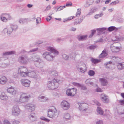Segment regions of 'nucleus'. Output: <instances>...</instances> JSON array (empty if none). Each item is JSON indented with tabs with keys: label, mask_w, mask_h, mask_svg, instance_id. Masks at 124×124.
<instances>
[{
	"label": "nucleus",
	"mask_w": 124,
	"mask_h": 124,
	"mask_svg": "<svg viewBox=\"0 0 124 124\" xmlns=\"http://www.w3.org/2000/svg\"><path fill=\"white\" fill-rule=\"evenodd\" d=\"M47 50L49 51L52 52L50 53L46 52L44 53L43 54V56L47 61L51 62L52 61L55 56L54 55V54L55 55H57L59 54V52L54 47L49 46L47 47Z\"/></svg>",
	"instance_id": "1"
},
{
	"label": "nucleus",
	"mask_w": 124,
	"mask_h": 124,
	"mask_svg": "<svg viewBox=\"0 0 124 124\" xmlns=\"http://www.w3.org/2000/svg\"><path fill=\"white\" fill-rule=\"evenodd\" d=\"M47 87L49 90H53L57 88L59 86V83L55 79L48 81L47 83Z\"/></svg>",
	"instance_id": "2"
},
{
	"label": "nucleus",
	"mask_w": 124,
	"mask_h": 124,
	"mask_svg": "<svg viewBox=\"0 0 124 124\" xmlns=\"http://www.w3.org/2000/svg\"><path fill=\"white\" fill-rule=\"evenodd\" d=\"M30 59L26 55H23L19 56L18 60V61L20 63L26 64L30 61Z\"/></svg>",
	"instance_id": "3"
},
{
	"label": "nucleus",
	"mask_w": 124,
	"mask_h": 124,
	"mask_svg": "<svg viewBox=\"0 0 124 124\" xmlns=\"http://www.w3.org/2000/svg\"><path fill=\"white\" fill-rule=\"evenodd\" d=\"M5 59V58L4 57H0V67L6 68L9 65L8 60Z\"/></svg>",
	"instance_id": "4"
},
{
	"label": "nucleus",
	"mask_w": 124,
	"mask_h": 124,
	"mask_svg": "<svg viewBox=\"0 0 124 124\" xmlns=\"http://www.w3.org/2000/svg\"><path fill=\"white\" fill-rule=\"evenodd\" d=\"M30 97L29 95H27L25 93L22 94L21 95L19 101L21 103L27 102L28 101Z\"/></svg>",
	"instance_id": "5"
},
{
	"label": "nucleus",
	"mask_w": 124,
	"mask_h": 124,
	"mask_svg": "<svg viewBox=\"0 0 124 124\" xmlns=\"http://www.w3.org/2000/svg\"><path fill=\"white\" fill-rule=\"evenodd\" d=\"M66 94L68 96H73L76 93L77 89L73 88L67 89L66 91Z\"/></svg>",
	"instance_id": "6"
},
{
	"label": "nucleus",
	"mask_w": 124,
	"mask_h": 124,
	"mask_svg": "<svg viewBox=\"0 0 124 124\" xmlns=\"http://www.w3.org/2000/svg\"><path fill=\"white\" fill-rule=\"evenodd\" d=\"M27 76L34 78L36 79H39V74L38 73H36L32 71L31 72H28Z\"/></svg>",
	"instance_id": "7"
},
{
	"label": "nucleus",
	"mask_w": 124,
	"mask_h": 124,
	"mask_svg": "<svg viewBox=\"0 0 124 124\" xmlns=\"http://www.w3.org/2000/svg\"><path fill=\"white\" fill-rule=\"evenodd\" d=\"M56 109H49L48 111V116L52 118L56 115Z\"/></svg>",
	"instance_id": "8"
},
{
	"label": "nucleus",
	"mask_w": 124,
	"mask_h": 124,
	"mask_svg": "<svg viewBox=\"0 0 124 124\" xmlns=\"http://www.w3.org/2000/svg\"><path fill=\"white\" fill-rule=\"evenodd\" d=\"M34 109L32 110V109H28V111L31 113L29 116V117L30 120L32 121H35L36 119L35 114L34 113Z\"/></svg>",
	"instance_id": "9"
},
{
	"label": "nucleus",
	"mask_w": 124,
	"mask_h": 124,
	"mask_svg": "<svg viewBox=\"0 0 124 124\" xmlns=\"http://www.w3.org/2000/svg\"><path fill=\"white\" fill-rule=\"evenodd\" d=\"M20 82L23 85L26 87L29 86L31 82L28 79H22Z\"/></svg>",
	"instance_id": "10"
},
{
	"label": "nucleus",
	"mask_w": 124,
	"mask_h": 124,
	"mask_svg": "<svg viewBox=\"0 0 124 124\" xmlns=\"http://www.w3.org/2000/svg\"><path fill=\"white\" fill-rule=\"evenodd\" d=\"M101 101L104 103H108L109 102V100L108 97L104 94H101Z\"/></svg>",
	"instance_id": "11"
},
{
	"label": "nucleus",
	"mask_w": 124,
	"mask_h": 124,
	"mask_svg": "<svg viewBox=\"0 0 124 124\" xmlns=\"http://www.w3.org/2000/svg\"><path fill=\"white\" fill-rule=\"evenodd\" d=\"M7 91L8 93L13 95H14L16 93V90L14 88V87L12 86H11L8 88L7 89Z\"/></svg>",
	"instance_id": "12"
},
{
	"label": "nucleus",
	"mask_w": 124,
	"mask_h": 124,
	"mask_svg": "<svg viewBox=\"0 0 124 124\" xmlns=\"http://www.w3.org/2000/svg\"><path fill=\"white\" fill-rule=\"evenodd\" d=\"M13 31V29H12L10 27L4 28L2 31V32L5 34L7 33L8 35H9Z\"/></svg>",
	"instance_id": "13"
},
{
	"label": "nucleus",
	"mask_w": 124,
	"mask_h": 124,
	"mask_svg": "<svg viewBox=\"0 0 124 124\" xmlns=\"http://www.w3.org/2000/svg\"><path fill=\"white\" fill-rule=\"evenodd\" d=\"M78 70L80 72L84 73L87 70V67L86 65L84 63H83L82 64V67H79L78 68Z\"/></svg>",
	"instance_id": "14"
},
{
	"label": "nucleus",
	"mask_w": 124,
	"mask_h": 124,
	"mask_svg": "<svg viewBox=\"0 0 124 124\" xmlns=\"http://www.w3.org/2000/svg\"><path fill=\"white\" fill-rule=\"evenodd\" d=\"M7 80V79L5 76L0 75V84L4 85L6 83Z\"/></svg>",
	"instance_id": "15"
},
{
	"label": "nucleus",
	"mask_w": 124,
	"mask_h": 124,
	"mask_svg": "<svg viewBox=\"0 0 124 124\" xmlns=\"http://www.w3.org/2000/svg\"><path fill=\"white\" fill-rule=\"evenodd\" d=\"M8 99V97L4 92L0 91V99L6 101Z\"/></svg>",
	"instance_id": "16"
},
{
	"label": "nucleus",
	"mask_w": 124,
	"mask_h": 124,
	"mask_svg": "<svg viewBox=\"0 0 124 124\" xmlns=\"http://www.w3.org/2000/svg\"><path fill=\"white\" fill-rule=\"evenodd\" d=\"M39 101L40 102H45L48 101V98L45 96L39 95L38 98Z\"/></svg>",
	"instance_id": "17"
},
{
	"label": "nucleus",
	"mask_w": 124,
	"mask_h": 124,
	"mask_svg": "<svg viewBox=\"0 0 124 124\" xmlns=\"http://www.w3.org/2000/svg\"><path fill=\"white\" fill-rule=\"evenodd\" d=\"M99 79L101 85L103 86L106 85L108 84L107 80L104 78H100Z\"/></svg>",
	"instance_id": "18"
},
{
	"label": "nucleus",
	"mask_w": 124,
	"mask_h": 124,
	"mask_svg": "<svg viewBox=\"0 0 124 124\" xmlns=\"http://www.w3.org/2000/svg\"><path fill=\"white\" fill-rule=\"evenodd\" d=\"M61 106L64 108H70V105L67 101L63 100L61 103Z\"/></svg>",
	"instance_id": "19"
},
{
	"label": "nucleus",
	"mask_w": 124,
	"mask_h": 124,
	"mask_svg": "<svg viewBox=\"0 0 124 124\" xmlns=\"http://www.w3.org/2000/svg\"><path fill=\"white\" fill-rule=\"evenodd\" d=\"M111 49L113 52H118L120 51V47L114 46L112 44L111 46Z\"/></svg>",
	"instance_id": "20"
},
{
	"label": "nucleus",
	"mask_w": 124,
	"mask_h": 124,
	"mask_svg": "<svg viewBox=\"0 0 124 124\" xmlns=\"http://www.w3.org/2000/svg\"><path fill=\"white\" fill-rule=\"evenodd\" d=\"M31 60H32L35 63H37L38 62L41 61V59H40L39 56L38 55H34L32 57L31 59H30Z\"/></svg>",
	"instance_id": "21"
},
{
	"label": "nucleus",
	"mask_w": 124,
	"mask_h": 124,
	"mask_svg": "<svg viewBox=\"0 0 124 124\" xmlns=\"http://www.w3.org/2000/svg\"><path fill=\"white\" fill-rule=\"evenodd\" d=\"M20 109H12V114L13 115L15 116H17L20 113Z\"/></svg>",
	"instance_id": "22"
},
{
	"label": "nucleus",
	"mask_w": 124,
	"mask_h": 124,
	"mask_svg": "<svg viewBox=\"0 0 124 124\" xmlns=\"http://www.w3.org/2000/svg\"><path fill=\"white\" fill-rule=\"evenodd\" d=\"M25 107L26 108H36V105L34 104L29 103L26 104Z\"/></svg>",
	"instance_id": "23"
},
{
	"label": "nucleus",
	"mask_w": 124,
	"mask_h": 124,
	"mask_svg": "<svg viewBox=\"0 0 124 124\" xmlns=\"http://www.w3.org/2000/svg\"><path fill=\"white\" fill-rule=\"evenodd\" d=\"M96 30L98 33V34L100 35L104 33L107 30V29L105 28H102L97 29Z\"/></svg>",
	"instance_id": "24"
},
{
	"label": "nucleus",
	"mask_w": 124,
	"mask_h": 124,
	"mask_svg": "<svg viewBox=\"0 0 124 124\" xmlns=\"http://www.w3.org/2000/svg\"><path fill=\"white\" fill-rule=\"evenodd\" d=\"M118 69L119 70H121L124 69V62L117 63L116 65Z\"/></svg>",
	"instance_id": "25"
},
{
	"label": "nucleus",
	"mask_w": 124,
	"mask_h": 124,
	"mask_svg": "<svg viewBox=\"0 0 124 124\" xmlns=\"http://www.w3.org/2000/svg\"><path fill=\"white\" fill-rule=\"evenodd\" d=\"M35 64L37 67L41 68L43 67L44 63L43 61L41 59V61L38 62L37 63H35Z\"/></svg>",
	"instance_id": "26"
},
{
	"label": "nucleus",
	"mask_w": 124,
	"mask_h": 124,
	"mask_svg": "<svg viewBox=\"0 0 124 124\" xmlns=\"http://www.w3.org/2000/svg\"><path fill=\"white\" fill-rule=\"evenodd\" d=\"M16 53L14 51H10L6 52L3 53V55H8L12 54H14Z\"/></svg>",
	"instance_id": "27"
},
{
	"label": "nucleus",
	"mask_w": 124,
	"mask_h": 124,
	"mask_svg": "<svg viewBox=\"0 0 124 124\" xmlns=\"http://www.w3.org/2000/svg\"><path fill=\"white\" fill-rule=\"evenodd\" d=\"M108 55V54L106 50H104L102 52L101 54L99 55V57L100 58H103L106 56Z\"/></svg>",
	"instance_id": "28"
},
{
	"label": "nucleus",
	"mask_w": 124,
	"mask_h": 124,
	"mask_svg": "<svg viewBox=\"0 0 124 124\" xmlns=\"http://www.w3.org/2000/svg\"><path fill=\"white\" fill-rule=\"evenodd\" d=\"M28 72L27 71H22L21 72H18L20 76L22 77H25L27 76Z\"/></svg>",
	"instance_id": "29"
},
{
	"label": "nucleus",
	"mask_w": 124,
	"mask_h": 124,
	"mask_svg": "<svg viewBox=\"0 0 124 124\" xmlns=\"http://www.w3.org/2000/svg\"><path fill=\"white\" fill-rule=\"evenodd\" d=\"M87 37V35L78 36V39L79 40L82 41L85 40Z\"/></svg>",
	"instance_id": "30"
},
{
	"label": "nucleus",
	"mask_w": 124,
	"mask_h": 124,
	"mask_svg": "<svg viewBox=\"0 0 124 124\" xmlns=\"http://www.w3.org/2000/svg\"><path fill=\"white\" fill-rule=\"evenodd\" d=\"M2 15V16H5L8 20H10L12 18L11 16L9 14L3 13Z\"/></svg>",
	"instance_id": "31"
},
{
	"label": "nucleus",
	"mask_w": 124,
	"mask_h": 124,
	"mask_svg": "<svg viewBox=\"0 0 124 124\" xmlns=\"http://www.w3.org/2000/svg\"><path fill=\"white\" fill-rule=\"evenodd\" d=\"M23 71H28L26 68L24 66H20L18 69V72H21Z\"/></svg>",
	"instance_id": "32"
},
{
	"label": "nucleus",
	"mask_w": 124,
	"mask_h": 124,
	"mask_svg": "<svg viewBox=\"0 0 124 124\" xmlns=\"http://www.w3.org/2000/svg\"><path fill=\"white\" fill-rule=\"evenodd\" d=\"M118 29V28H116V27L113 26L110 27L108 28V30L109 31H112L114 30L116 31Z\"/></svg>",
	"instance_id": "33"
},
{
	"label": "nucleus",
	"mask_w": 124,
	"mask_h": 124,
	"mask_svg": "<svg viewBox=\"0 0 124 124\" xmlns=\"http://www.w3.org/2000/svg\"><path fill=\"white\" fill-rule=\"evenodd\" d=\"M96 10V9L95 8H92L89 11L87 15H91L93 13H94Z\"/></svg>",
	"instance_id": "34"
},
{
	"label": "nucleus",
	"mask_w": 124,
	"mask_h": 124,
	"mask_svg": "<svg viewBox=\"0 0 124 124\" xmlns=\"http://www.w3.org/2000/svg\"><path fill=\"white\" fill-rule=\"evenodd\" d=\"M63 118L67 120L70 119L71 118V117L70 114L69 113H66L65 114Z\"/></svg>",
	"instance_id": "35"
},
{
	"label": "nucleus",
	"mask_w": 124,
	"mask_h": 124,
	"mask_svg": "<svg viewBox=\"0 0 124 124\" xmlns=\"http://www.w3.org/2000/svg\"><path fill=\"white\" fill-rule=\"evenodd\" d=\"M91 79H87L85 81V83L87 85H93V83L91 81Z\"/></svg>",
	"instance_id": "36"
},
{
	"label": "nucleus",
	"mask_w": 124,
	"mask_h": 124,
	"mask_svg": "<svg viewBox=\"0 0 124 124\" xmlns=\"http://www.w3.org/2000/svg\"><path fill=\"white\" fill-rule=\"evenodd\" d=\"M11 27L13 29V31L16 30L18 29V26L16 24H12L11 25Z\"/></svg>",
	"instance_id": "37"
},
{
	"label": "nucleus",
	"mask_w": 124,
	"mask_h": 124,
	"mask_svg": "<svg viewBox=\"0 0 124 124\" xmlns=\"http://www.w3.org/2000/svg\"><path fill=\"white\" fill-rule=\"evenodd\" d=\"M78 104L79 107V108H84V107L85 106V105H87V104H84L80 103H79Z\"/></svg>",
	"instance_id": "38"
},
{
	"label": "nucleus",
	"mask_w": 124,
	"mask_h": 124,
	"mask_svg": "<svg viewBox=\"0 0 124 124\" xmlns=\"http://www.w3.org/2000/svg\"><path fill=\"white\" fill-rule=\"evenodd\" d=\"M117 111L119 114H124V109H117Z\"/></svg>",
	"instance_id": "39"
},
{
	"label": "nucleus",
	"mask_w": 124,
	"mask_h": 124,
	"mask_svg": "<svg viewBox=\"0 0 124 124\" xmlns=\"http://www.w3.org/2000/svg\"><path fill=\"white\" fill-rule=\"evenodd\" d=\"M91 61L93 63L95 64L98 63L100 62V60L97 59H95L93 58H92L91 60Z\"/></svg>",
	"instance_id": "40"
},
{
	"label": "nucleus",
	"mask_w": 124,
	"mask_h": 124,
	"mask_svg": "<svg viewBox=\"0 0 124 124\" xmlns=\"http://www.w3.org/2000/svg\"><path fill=\"white\" fill-rule=\"evenodd\" d=\"M50 74L51 75H52L54 76H55L57 75V72L55 70H54L50 72Z\"/></svg>",
	"instance_id": "41"
},
{
	"label": "nucleus",
	"mask_w": 124,
	"mask_h": 124,
	"mask_svg": "<svg viewBox=\"0 0 124 124\" xmlns=\"http://www.w3.org/2000/svg\"><path fill=\"white\" fill-rule=\"evenodd\" d=\"M19 73L17 72H14L13 75V77L15 78H17L18 77Z\"/></svg>",
	"instance_id": "42"
},
{
	"label": "nucleus",
	"mask_w": 124,
	"mask_h": 124,
	"mask_svg": "<svg viewBox=\"0 0 124 124\" xmlns=\"http://www.w3.org/2000/svg\"><path fill=\"white\" fill-rule=\"evenodd\" d=\"M98 114L99 115H103V112L102 110L101 109H97V110Z\"/></svg>",
	"instance_id": "43"
},
{
	"label": "nucleus",
	"mask_w": 124,
	"mask_h": 124,
	"mask_svg": "<svg viewBox=\"0 0 124 124\" xmlns=\"http://www.w3.org/2000/svg\"><path fill=\"white\" fill-rule=\"evenodd\" d=\"M88 74L90 76H93L94 75L95 72L93 70H90L88 71Z\"/></svg>",
	"instance_id": "44"
},
{
	"label": "nucleus",
	"mask_w": 124,
	"mask_h": 124,
	"mask_svg": "<svg viewBox=\"0 0 124 124\" xmlns=\"http://www.w3.org/2000/svg\"><path fill=\"white\" fill-rule=\"evenodd\" d=\"M62 57L64 59L66 60H68L69 59V56L65 54H63Z\"/></svg>",
	"instance_id": "45"
},
{
	"label": "nucleus",
	"mask_w": 124,
	"mask_h": 124,
	"mask_svg": "<svg viewBox=\"0 0 124 124\" xmlns=\"http://www.w3.org/2000/svg\"><path fill=\"white\" fill-rule=\"evenodd\" d=\"M81 14V9L80 8L78 9L77 12L76 14V16H80Z\"/></svg>",
	"instance_id": "46"
},
{
	"label": "nucleus",
	"mask_w": 124,
	"mask_h": 124,
	"mask_svg": "<svg viewBox=\"0 0 124 124\" xmlns=\"http://www.w3.org/2000/svg\"><path fill=\"white\" fill-rule=\"evenodd\" d=\"M65 8V6H61L58 8L57 10H56V12H57L58 11H60L62 10L63 8Z\"/></svg>",
	"instance_id": "47"
},
{
	"label": "nucleus",
	"mask_w": 124,
	"mask_h": 124,
	"mask_svg": "<svg viewBox=\"0 0 124 124\" xmlns=\"http://www.w3.org/2000/svg\"><path fill=\"white\" fill-rule=\"evenodd\" d=\"M38 48H35L29 51L28 52V53H32L33 52H35L37 51L38 50Z\"/></svg>",
	"instance_id": "48"
},
{
	"label": "nucleus",
	"mask_w": 124,
	"mask_h": 124,
	"mask_svg": "<svg viewBox=\"0 0 124 124\" xmlns=\"http://www.w3.org/2000/svg\"><path fill=\"white\" fill-rule=\"evenodd\" d=\"M103 15V14L102 13L100 14H97L94 17L96 19H98L99 18L102 16Z\"/></svg>",
	"instance_id": "49"
},
{
	"label": "nucleus",
	"mask_w": 124,
	"mask_h": 124,
	"mask_svg": "<svg viewBox=\"0 0 124 124\" xmlns=\"http://www.w3.org/2000/svg\"><path fill=\"white\" fill-rule=\"evenodd\" d=\"M0 19L1 21L4 22H6L8 21L5 16L1 17Z\"/></svg>",
	"instance_id": "50"
},
{
	"label": "nucleus",
	"mask_w": 124,
	"mask_h": 124,
	"mask_svg": "<svg viewBox=\"0 0 124 124\" xmlns=\"http://www.w3.org/2000/svg\"><path fill=\"white\" fill-rule=\"evenodd\" d=\"M41 22V18L40 17H38L36 19V23L37 24Z\"/></svg>",
	"instance_id": "51"
},
{
	"label": "nucleus",
	"mask_w": 124,
	"mask_h": 124,
	"mask_svg": "<svg viewBox=\"0 0 124 124\" xmlns=\"http://www.w3.org/2000/svg\"><path fill=\"white\" fill-rule=\"evenodd\" d=\"M88 109H79L80 110L82 113H86L87 112V110Z\"/></svg>",
	"instance_id": "52"
},
{
	"label": "nucleus",
	"mask_w": 124,
	"mask_h": 124,
	"mask_svg": "<svg viewBox=\"0 0 124 124\" xmlns=\"http://www.w3.org/2000/svg\"><path fill=\"white\" fill-rule=\"evenodd\" d=\"M112 59L115 62H118V60L120 59L118 58H116L115 56H113L112 57Z\"/></svg>",
	"instance_id": "53"
},
{
	"label": "nucleus",
	"mask_w": 124,
	"mask_h": 124,
	"mask_svg": "<svg viewBox=\"0 0 124 124\" xmlns=\"http://www.w3.org/2000/svg\"><path fill=\"white\" fill-rule=\"evenodd\" d=\"M40 119L41 120H44L47 122H48L50 121V120L49 119H47L44 117L42 116L41 117Z\"/></svg>",
	"instance_id": "54"
},
{
	"label": "nucleus",
	"mask_w": 124,
	"mask_h": 124,
	"mask_svg": "<svg viewBox=\"0 0 124 124\" xmlns=\"http://www.w3.org/2000/svg\"><path fill=\"white\" fill-rule=\"evenodd\" d=\"M119 2V1H116L112 2L110 4V5H114L118 3Z\"/></svg>",
	"instance_id": "55"
},
{
	"label": "nucleus",
	"mask_w": 124,
	"mask_h": 124,
	"mask_svg": "<svg viewBox=\"0 0 124 124\" xmlns=\"http://www.w3.org/2000/svg\"><path fill=\"white\" fill-rule=\"evenodd\" d=\"M96 124H103V121L101 120H98L96 122Z\"/></svg>",
	"instance_id": "56"
},
{
	"label": "nucleus",
	"mask_w": 124,
	"mask_h": 124,
	"mask_svg": "<svg viewBox=\"0 0 124 124\" xmlns=\"http://www.w3.org/2000/svg\"><path fill=\"white\" fill-rule=\"evenodd\" d=\"M25 20V19H21L19 20V22L20 23L23 24Z\"/></svg>",
	"instance_id": "57"
},
{
	"label": "nucleus",
	"mask_w": 124,
	"mask_h": 124,
	"mask_svg": "<svg viewBox=\"0 0 124 124\" xmlns=\"http://www.w3.org/2000/svg\"><path fill=\"white\" fill-rule=\"evenodd\" d=\"M79 87H81V88L83 90H85L86 89V87L80 84Z\"/></svg>",
	"instance_id": "58"
},
{
	"label": "nucleus",
	"mask_w": 124,
	"mask_h": 124,
	"mask_svg": "<svg viewBox=\"0 0 124 124\" xmlns=\"http://www.w3.org/2000/svg\"><path fill=\"white\" fill-rule=\"evenodd\" d=\"M112 63V62L111 61L105 63L104 64L105 67L106 68H108V67H107V65L108 64H110Z\"/></svg>",
	"instance_id": "59"
},
{
	"label": "nucleus",
	"mask_w": 124,
	"mask_h": 124,
	"mask_svg": "<svg viewBox=\"0 0 124 124\" xmlns=\"http://www.w3.org/2000/svg\"><path fill=\"white\" fill-rule=\"evenodd\" d=\"M70 56L72 59L74 58L75 56V54L74 53H72L70 54Z\"/></svg>",
	"instance_id": "60"
},
{
	"label": "nucleus",
	"mask_w": 124,
	"mask_h": 124,
	"mask_svg": "<svg viewBox=\"0 0 124 124\" xmlns=\"http://www.w3.org/2000/svg\"><path fill=\"white\" fill-rule=\"evenodd\" d=\"M3 123L4 124H11L9 121L7 120H4Z\"/></svg>",
	"instance_id": "61"
},
{
	"label": "nucleus",
	"mask_w": 124,
	"mask_h": 124,
	"mask_svg": "<svg viewBox=\"0 0 124 124\" xmlns=\"http://www.w3.org/2000/svg\"><path fill=\"white\" fill-rule=\"evenodd\" d=\"M72 5V3L71 2H70L69 3H67L65 6V7H70Z\"/></svg>",
	"instance_id": "62"
},
{
	"label": "nucleus",
	"mask_w": 124,
	"mask_h": 124,
	"mask_svg": "<svg viewBox=\"0 0 124 124\" xmlns=\"http://www.w3.org/2000/svg\"><path fill=\"white\" fill-rule=\"evenodd\" d=\"M73 84L74 85L79 87L81 84L76 82H73Z\"/></svg>",
	"instance_id": "63"
},
{
	"label": "nucleus",
	"mask_w": 124,
	"mask_h": 124,
	"mask_svg": "<svg viewBox=\"0 0 124 124\" xmlns=\"http://www.w3.org/2000/svg\"><path fill=\"white\" fill-rule=\"evenodd\" d=\"M83 19V16H81L80 17V18L78 19L79 22L78 23H80L82 22Z\"/></svg>",
	"instance_id": "64"
}]
</instances>
